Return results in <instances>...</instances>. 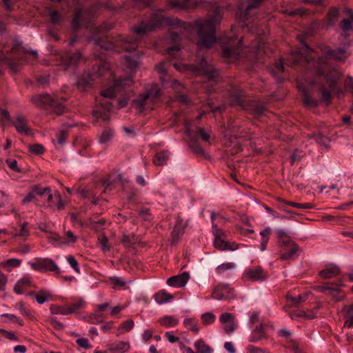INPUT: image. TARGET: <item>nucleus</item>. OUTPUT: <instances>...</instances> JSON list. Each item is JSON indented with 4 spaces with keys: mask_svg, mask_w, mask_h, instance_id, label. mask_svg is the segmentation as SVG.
Instances as JSON below:
<instances>
[{
    "mask_svg": "<svg viewBox=\"0 0 353 353\" xmlns=\"http://www.w3.org/2000/svg\"><path fill=\"white\" fill-rule=\"evenodd\" d=\"M221 17L216 14L210 17L208 19H199L196 21L194 26L190 23L183 22L180 20L172 21L165 17L162 11L154 12L150 21H142L139 26L134 28V33L136 39L132 41L128 37L119 36L116 38L110 39L105 37L103 40L92 38L95 40L98 46L105 50H115L121 52L123 50L131 52L137 48L136 41L138 37H141L147 32L154 30L164 24L174 25L179 28V32L172 31L171 33L172 40L176 42L181 36L190 38V34L194 28L199 35V41L196 43L199 49L209 48L216 42L215 28L219 24Z\"/></svg>",
    "mask_w": 353,
    "mask_h": 353,
    "instance_id": "f257e3e1",
    "label": "nucleus"
},
{
    "mask_svg": "<svg viewBox=\"0 0 353 353\" xmlns=\"http://www.w3.org/2000/svg\"><path fill=\"white\" fill-rule=\"evenodd\" d=\"M298 39L301 46L291 54L289 63L291 65L298 64L302 61L307 63V77L312 76V79H305L307 86L319 88L322 99L326 104H329L331 92L336 91L337 81L341 76L340 72L332 65L331 61H344L347 58L346 52L343 48L332 50L327 47L323 50V56L314 60V52L305 43L304 37L299 35Z\"/></svg>",
    "mask_w": 353,
    "mask_h": 353,
    "instance_id": "f03ea898",
    "label": "nucleus"
},
{
    "mask_svg": "<svg viewBox=\"0 0 353 353\" xmlns=\"http://www.w3.org/2000/svg\"><path fill=\"white\" fill-rule=\"evenodd\" d=\"M138 58L137 54H130L123 57V62L129 71V76L123 79H116L109 88L101 91V95L96 100L97 106L92 112L94 118L102 120L109 119L112 105L110 99L123 92L125 94V89L132 85V73L136 71L139 65Z\"/></svg>",
    "mask_w": 353,
    "mask_h": 353,
    "instance_id": "7ed1b4c3",
    "label": "nucleus"
},
{
    "mask_svg": "<svg viewBox=\"0 0 353 353\" xmlns=\"http://www.w3.org/2000/svg\"><path fill=\"white\" fill-rule=\"evenodd\" d=\"M37 57V51L27 50L16 42L10 51L3 50L0 52V63L15 72L19 65L34 61Z\"/></svg>",
    "mask_w": 353,
    "mask_h": 353,
    "instance_id": "20e7f679",
    "label": "nucleus"
},
{
    "mask_svg": "<svg viewBox=\"0 0 353 353\" xmlns=\"http://www.w3.org/2000/svg\"><path fill=\"white\" fill-rule=\"evenodd\" d=\"M174 65L179 72H191L195 75L203 76L212 81H216L219 77V72L212 65L208 64L204 59H201L197 64L190 65L179 62L175 63Z\"/></svg>",
    "mask_w": 353,
    "mask_h": 353,
    "instance_id": "39448f33",
    "label": "nucleus"
},
{
    "mask_svg": "<svg viewBox=\"0 0 353 353\" xmlns=\"http://www.w3.org/2000/svg\"><path fill=\"white\" fill-rule=\"evenodd\" d=\"M232 32H234L233 29H232ZM231 34L232 35L224 36L221 38L219 42L223 48V57L230 60H234L238 59L243 54V49H241L242 39L237 41V39L233 35L234 33Z\"/></svg>",
    "mask_w": 353,
    "mask_h": 353,
    "instance_id": "423d86ee",
    "label": "nucleus"
},
{
    "mask_svg": "<svg viewBox=\"0 0 353 353\" xmlns=\"http://www.w3.org/2000/svg\"><path fill=\"white\" fill-rule=\"evenodd\" d=\"M216 214L215 212H211V221L212 227V234L214 235L213 244L214 246L221 251L230 250L235 251L239 248V245L234 242H229L225 241L227 233L223 229L219 228L214 223V219Z\"/></svg>",
    "mask_w": 353,
    "mask_h": 353,
    "instance_id": "0eeeda50",
    "label": "nucleus"
},
{
    "mask_svg": "<svg viewBox=\"0 0 353 353\" xmlns=\"http://www.w3.org/2000/svg\"><path fill=\"white\" fill-rule=\"evenodd\" d=\"M159 95L160 88L157 85H153L150 89L147 90L145 94H141L134 99L133 105L140 111L152 109V103Z\"/></svg>",
    "mask_w": 353,
    "mask_h": 353,
    "instance_id": "6e6552de",
    "label": "nucleus"
},
{
    "mask_svg": "<svg viewBox=\"0 0 353 353\" xmlns=\"http://www.w3.org/2000/svg\"><path fill=\"white\" fill-rule=\"evenodd\" d=\"M32 101L39 107L51 108L57 114H61L64 111V106L58 101V99L48 94L35 95L32 97Z\"/></svg>",
    "mask_w": 353,
    "mask_h": 353,
    "instance_id": "1a4fd4ad",
    "label": "nucleus"
},
{
    "mask_svg": "<svg viewBox=\"0 0 353 353\" xmlns=\"http://www.w3.org/2000/svg\"><path fill=\"white\" fill-rule=\"evenodd\" d=\"M263 0H250L249 3L244 7L243 4L239 8V20L242 26H249L253 21V17L256 14L255 9Z\"/></svg>",
    "mask_w": 353,
    "mask_h": 353,
    "instance_id": "9d476101",
    "label": "nucleus"
},
{
    "mask_svg": "<svg viewBox=\"0 0 353 353\" xmlns=\"http://www.w3.org/2000/svg\"><path fill=\"white\" fill-rule=\"evenodd\" d=\"M30 268L39 272H54L60 273V268L57 263L50 258H35L33 261H28Z\"/></svg>",
    "mask_w": 353,
    "mask_h": 353,
    "instance_id": "9b49d317",
    "label": "nucleus"
},
{
    "mask_svg": "<svg viewBox=\"0 0 353 353\" xmlns=\"http://www.w3.org/2000/svg\"><path fill=\"white\" fill-rule=\"evenodd\" d=\"M212 296L216 300L231 299L234 297V289L228 284H219L214 288Z\"/></svg>",
    "mask_w": 353,
    "mask_h": 353,
    "instance_id": "f8f14e48",
    "label": "nucleus"
},
{
    "mask_svg": "<svg viewBox=\"0 0 353 353\" xmlns=\"http://www.w3.org/2000/svg\"><path fill=\"white\" fill-rule=\"evenodd\" d=\"M190 279V274L188 272H183L181 274L169 277L166 283L170 287L181 288L186 285Z\"/></svg>",
    "mask_w": 353,
    "mask_h": 353,
    "instance_id": "ddd939ff",
    "label": "nucleus"
},
{
    "mask_svg": "<svg viewBox=\"0 0 353 353\" xmlns=\"http://www.w3.org/2000/svg\"><path fill=\"white\" fill-rule=\"evenodd\" d=\"M110 70V64L108 62H103L98 67L97 70L93 72H88L87 78L83 77L82 79L83 83L90 84L92 81H94L97 78L103 76Z\"/></svg>",
    "mask_w": 353,
    "mask_h": 353,
    "instance_id": "4468645a",
    "label": "nucleus"
},
{
    "mask_svg": "<svg viewBox=\"0 0 353 353\" xmlns=\"http://www.w3.org/2000/svg\"><path fill=\"white\" fill-rule=\"evenodd\" d=\"M83 57L80 52L68 53L61 61V65L65 70L70 67H76L77 64L83 61Z\"/></svg>",
    "mask_w": 353,
    "mask_h": 353,
    "instance_id": "2eb2a0df",
    "label": "nucleus"
},
{
    "mask_svg": "<svg viewBox=\"0 0 353 353\" xmlns=\"http://www.w3.org/2000/svg\"><path fill=\"white\" fill-rule=\"evenodd\" d=\"M12 123L18 133L27 136L32 134L26 119L22 115H17L14 117Z\"/></svg>",
    "mask_w": 353,
    "mask_h": 353,
    "instance_id": "dca6fc26",
    "label": "nucleus"
},
{
    "mask_svg": "<svg viewBox=\"0 0 353 353\" xmlns=\"http://www.w3.org/2000/svg\"><path fill=\"white\" fill-rule=\"evenodd\" d=\"M220 321L223 325V330L227 333H232L236 328L234 317L230 313L225 312L222 314L220 316Z\"/></svg>",
    "mask_w": 353,
    "mask_h": 353,
    "instance_id": "f3484780",
    "label": "nucleus"
},
{
    "mask_svg": "<svg viewBox=\"0 0 353 353\" xmlns=\"http://www.w3.org/2000/svg\"><path fill=\"white\" fill-rule=\"evenodd\" d=\"M47 206L52 210H62L63 209L65 204L62 201L61 194L56 192L53 194L48 193L47 199Z\"/></svg>",
    "mask_w": 353,
    "mask_h": 353,
    "instance_id": "a211bd4d",
    "label": "nucleus"
},
{
    "mask_svg": "<svg viewBox=\"0 0 353 353\" xmlns=\"http://www.w3.org/2000/svg\"><path fill=\"white\" fill-rule=\"evenodd\" d=\"M319 306H316L312 310H298L290 313V317L292 319H296L298 318H303L305 319H314L317 315V311Z\"/></svg>",
    "mask_w": 353,
    "mask_h": 353,
    "instance_id": "6ab92c4d",
    "label": "nucleus"
},
{
    "mask_svg": "<svg viewBox=\"0 0 353 353\" xmlns=\"http://www.w3.org/2000/svg\"><path fill=\"white\" fill-rule=\"evenodd\" d=\"M108 350L110 353H126L130 349V344L128 341H117L107 345Z\"/></svg>",
    "mask_w": 353,
    "mask_h": 353,
    "instance_id": "aec40b11",
    "label": "nucleus"
},
{
    "mask_svg": "<svg viewBox=\"0 0 353 353\" xmlns=\"http://www.w3.org/2000/svg\"><path fill=\"white\" fill-rule=\"evenodd\" d=\"M243 276L252 281H261L265 278V274L261 267H256L247 269Z\"/></svg>",
    "mask_w": 353,
    "mask_h": 353,
    "instance_id": "412c9836",
    "label": "nucleus"
},
{
    "mask_svg": "<svg viewBox=\"0 0 353 353\" xmlns=\"http://www.w3.org/2000/svg\"><path fill=\"white\" fill-rule=\"evenodd\" d=\"M299 247L294 243H291L287 249L281 250L280 254L282 260H294L299 256Z\"/></svg>",
    "mask_w": 353,
    "mask_h": 353,
    "instance_id": "4be33fe9",
    "label": "nucleus"
},
{
    "mask_svg": "<svg viewBox=\"0 0 353 353\" xmlns=\"http://www.w3.org/2000/svg\"><path fill=\"white\" fill-rule=\"evenodd\" d=\"M32 286V283L29 276H24L17 281L14 286V292L17 294H23L29 288Z\"/></svg>",
    "mask_w": 353,
    "mask_h": 353,
    "instance_id": "5701e85b",
    "label": "nucleus"
},
{
    "mask_svg": "<svg viewBox=\"0 0 353 353\" xmlns=\"http://www.w3.org/2000/svg\"><path fill=\"white\" fill-rule=\"evenodd\" d=\"M346 12L348 18L343 19L340 24V29L345 37L348 36L349 31L353 30V12L347 9Z\"/></svg>",
    "mask_w": 353,
    "mask_h": 353,
    "instance_id": "b1692460",
    "label": "nucleus"
},
{
    "mask_svg": "<svg viewBox=\"0 0 353 353\" xmlns=\"http://www.w3.org/2000/svg\"><path fill=\"white\" fill-rule=\"evenodd\" d=\"M343 286L342 283L336 282L332 283V286L328 292L327 295L332 296V299L335 302H339L343 299L345 295L341 293L340 288Z\"/></svg>",
    "mask_w": 353,
    "mask_h": 353,
    "instance_id": "393cba45",
    "label": "nucleus"
},
{
    "mask_svg": "<svg viewBox=\"0 0 353 353\" xmlns=\"http://www.w3.org/2000/svg\"><path fill=\"white\" fill-rule=\"evenodd\" d=\"M29 294L34 296V298L39 304H43L44 303L49 301L52 297V293L46 289H41L37 292H32Z\"/></svg>",
    "mask_w": 353,
    "mask_h": 353,
    "instance_id": "a878e982",
    "label": "nucleus"
},
{
    "mask_svg": "<svg viewBox=\"0 0 353 353\" xmlns=\"http://www.w3.org/2000/svg\"><path fill=\"white\" fill-rule=\"evenodd\" d=\"M339 273L340 269L337 265H330L326 266L323 270H322L319 272V274L321 278L328 279L336 276Z\"/></svg>",
    "mask_w": 353,
    "mask_h": 353,
    "instance_id": "bb28decb",
    "label": "nucleus"
},
{
    "mask_svg": "<svg viewBox=\"0 0 353 353\" xmlns=\"http://www.w3.org/2000/svg\"><path fill=\"white\" fill-rule=\"evenodd\" d=\"M265 325L261 324L259 327H256L249 336V341L256 343L265 337Z\"/></svg>",
    "mask_w": 353,
    "mask_h": 353,
    "instance_id": "cd10ccee",
    "label": "nucleus"
},
{
    "mask_svg": "<svg viewBox=\"0 0 353 353\" xmlns=\"http://www.w3.org/2000/svg\"><path fill=\"white\" fill-rule=\"evenodd\" d=\"M195 353H213L214 350L203 339H199L194 343Z\"/></svg>",
    "mask_w": 353,
    "mask_h": 353,
    "instance_id": "c85d7f7f",
    "label": "nucleus"
},
{
    "mask_svg": "<svg viewBox=\"0 0 353 353\" xmlns=\"http://www.w3.org/2000/svg\"><path fill=\"white\" fill-rule=\"evenodd\" d=\"M134 326V323L132 319H128L121 324H120L117 330V332L116 333L117 336H119L125 333L129 332L131 331Z\"/></svg>",
    "mask_w": 353,
    "mask_h": 353,
    "instance_id": "c756f323",
    "label": "nucleus"
},
{
    "mask_svg": "<svg viewBox=\"0 0 353 353\" xmlns=\"http://www.w3.org/2000/svg\"><path fill=\"white\" fill-rule=\"evenodd\" d=\"M170 157L168 151H161L157 152L153 159V163L155 165L161 166L166 163Z\"/></svg>",
    "mask_w": 353,
    "mask_h": 353,
    "instance_id": "7c9ffc66",
    "label": "nucleus"
},
{
    "mask_svg": "<svg viewBox=\"0 0 353 353\" xmlns=\"http://www.w3.org/2000/svg\"><path fill=\"white\" fill-rule=\"evenodd\" d=\"M21 264V260L16 258H11L4 260L1 262V266L7 271H11L14 268H18Z\"/></svg>",
    "mask_w": 353,
    "mask_h": 353,
    "instance_id": "2f4dec72",
    "label": "nucleus"
},
{
    "mask_svg": "<svg viewBox=\"0 0 353 353\" xmlns=\"http://www.w3.org/2000/svg\"><path fill=\"white\" fill-rule=\"evenodd\" d=\"M161 325L165 327H174L176 326L179 321L177 318L173 316H165L159 319Z\"/></svg>",
    "mask_w": 353,
    "mask_h": 353,
    "instance_id": "473e14b6",
    "label": "nucleus"
},
{
    "mask_svg": "<svg viewBox=\"0 0 353 353\" xmlns=\"http://www.w3.org/2000/svg\"><path fill=\"white\" fill-rule=\"evenodd\" d=\"M284 71V65L283 61L275 63L271 68V73L278 81L281 82L283 79L281 75Z\"/></svg>",
    "mask_w": 353,
    "mask_h": 353,
    "instance_id": "72a5a7b5",
    "label": "nucleus"
},
{
    "mask_svg": "<svg viewBox=\"0 0 353 353\" xmlns=\"http://www.w3.org/2000/svg\"><path fill=\"white\" fill-rule=\"evenodd\" d=\"M173 296L165 290H161L154 295L155 301L159 304H164L171 301Z\"/></svg>",
    "mask_w": 353,
    "mask_h": 353,
    "instance_id": "f704fd0d",
    "label": "nucleus"
},
{
    "mask_svg": "<svg viewBox=\"0 0 353 353\" xmlns=\"http://www.w3.org/2000/svg\"><path fill=\"white\" fill-rule=\"evenodd\" d=\"M250 109L256 117H260L263 115L265 112L264 104L258 101L251 102L250 104Z\"/></svg>",
    "mask_w": 353,
    "mask_h": 353,
    "instance_id": "c9c22d12",
    "label": "nucleus"
},
{
    "mask_svg": "<svg viewBox=\"0 0 353 353\" xmlns=\"http://www.w3.org/2000/svg\"><path fill=\"white\" fill-rule=\"evenodd\" d=\"M50 311L51 314H61V315H69L70 314V312H69L68 305H51L50 307Z\"/></svg>",
    "mask_w": 353,
    "mask_h": 353,
    "instance_id": "e433bc0d",
    "label": "nucleus"
},
{
    "mask_svg": "<svg viewBox=\"0 0 353 353\" xmlns=\"http://www.w3.org/2000/svg\"><path fill=\"white\" fill-rule=\"evenodd\" d=\"M300 90H301L303 92L307 94L308 91V88H305V85L301 84L299 83L298 85ZM303 103L307 107H314L316 106L318 104L317 101L312 99L311 97H310L307 94H305L303 98Z\"/></svg>",
    "mask_w": 353,
    "mask_h": 353,
    "instance_id": "4c0bfd02",
    "label": "nucleus"
},
{
    "mask_svg": "<svg viewBox=\"0 0 353 353\" xmlns=\"http://www.w3.org/2000/svg\"><path fill=\"white\" fill-rule=\"evenodd\" d=\"M185 132L187 135L190 139V146L196 152V153H203V150L201 147L194 140V137L192 135V132L190 128V126L186 125Z\"/></svg>",
    "mask_w": 353,
    "mask_h": 353,
    "instance_id": "58836bf2",
    "label": "nucleus"
},
{
    "mask_svg": "<svg viewBox=\"0 0 353 353\" xmlns=\"http://www.w3.org/2000/svg\"><path fill=\"white\" fill-rule=\"evenodd\" d=\"M114 136V132L112 130H105L99 136V141L101 144L108 143Z\"/></svg>",
    "mask_w": 353,
    "mask_h": 353,
    "instance_id": "ea45409f",
    "label": "nucleus"
},
{
    "mask_svg": "<svg viewBox=\"0 0 353 353\" xmlns=\"http://www.w3.org/2000/svg\"><path fill=\"white\" fill-rule=\"evenodd\" d=\"M61 238L62 245L74 244L77 240V236H75L71 231L66 232L65 235L61 236Z\"/></svg>",
    "mask_w": 353,
    "mask_h": 353,
    "instance_id": "a19ab883",
    "label": "nucleus"
},
{
    "mask_svg": "<svg viewBox=\"0 0 353 353\" xmlns=\"http://www.w3.org/2000/svg\"><path fill=\"white\" fill-rule=\"evenodd\" d=\"M260 41L252 43L249 48L253 51L254 54H260L261 51H264L265 48V43L263 41V39L259 36Z\"/></svg>",
    "mask_w": 353,
    "mask_h": 353,
    "instance_id": "79ce46f5",
    "label": "nucleus"
},
{
    "mask_svg": "<svg viewBox=\"0 0 353 353\" xmlns=\"http://www.w3.org/2000/svg\"><path fill=\"white\" fill-rule=\"evenodd\" d=\"M312 294L310 292H307L298 296H288V300L291 301L294 304H299L305 302L308 299V296Z\"/></svg>",
    "mask_w": 353,
    "mask_h": 353,
    "instance_id": "37998d69",
    "label": "nucleus"
},
{
    "mask_svg": "<svg viewBox=\"0 0 353 353\" xmlns=\"http://www.w3.org/2000/svg\"><path fill=\"white\" fill-rule=\"evenodd\" d=\"M48 12L52 24H58L63 20V17L57 11L48 8Z\"/></svg>",
    "mask_w": 353,
    "mask_h": 353,
    "instance_id": "c03bdc74",
    "label": "nucleus"
},
{
    "mask_svg": "<svg viewBox=\"0 0 353 353\" xmlns=\"http://www.w3.org/2000/svg\"><path fill=\"white\" fill-rule=\"evenodd\" d=\"M234 268H235V264L234 263H232V262L223 263L219 265L216 268V272L218 274H223L225 272L234 269Z\"/></svg>",
    "mask_w": 353,
    "mask_h": 353,
    "instance_id": "a18cd8bd",
    "label": "nucleus"
},
{
    "mask_svg": "<svg viewBox=\"0 0 353 353\" xmlns=\"http://www.w3.org/2000/svg\"><path fill=\"white\" fill-rule=\"evenodd\" d=\"M339 10L336 8H332L330 10L327 14L328 24L333 26L339 18Z\"/></svg>",
    "mask_w": 353,
    "mask_h": 353,
    "instance_id": "49530a36",
    "label": "nucleus"
},
{
    "mask_svg": "<svg viewBox=\"0 0 353 353\" xmlns=\"http://www.w3.org/2000/svg\"><path fill=\"white\" fill-rule=\"evenodd\" d=\"M171 7L179 9H184L189 7V0H170Z\"/></svg>",
    "mask_w": 353,
    "mask_h": 353,
    "instance_id": "de8ad7c7",
    "label": "nucleus"
},
{
    "mask_svg": "<svg viewBox=\"0 0 353 353\" xmlns=\"http://www.w3.org/2000/svg\"><path fill=\"white\" fill-rule=\"evenodd\" d=\"M83 12L81 10H78L76 12L75 16L72 21V27L74 30H77L81 26V23L80 21Z\"/></svg>",
    "mask_w": 353,
    "mask_h": 353,
    "instance_id": "09e8293b",
    "label": "nucleus"
},
{
    "mask_svg": "<svg viewBox=\"0 0 353 353\" xmlns=\"http://www.w3.org/2000/svg\"><path fill=\"white\" fill-rule=\"evenodd\" d=\"M183 325L187 329H188L192 332H194L196 333H197L199 330L198 326L196 325L194 319H190V318L185 319L183 321Z\"/></svg>",
    "mask_w": 353,
    "mask_h": 353,
    "instance_id": "8fccbe9b",
    "label": "nucleus"
},
{
    "mask_svg": "<svg viewBox=\"0 0 353 353\" xmlns=\"http://www.w3.org/2000/svg\"><path fill=\"white\" fill-rule=\"evenodd\" d=\"M15 307L19 310V313L27 317L32 316L31 312L26 307L25 304L23 302H18L15 304Z\"/></svg>",
    "mask_w": 353,
    "mask_h": 353,
    "instance_id": "3c124183",
    "label": "nucleus"
},
{
    "mask_svg": "<svg viewBox=\"0 0 353 353\" xmlns=\"http://www.w3.org/2000/svg\"><path fill=\"white\" fill-rule=\"evenodd\" d=\"M155 70L159 74H161V76L160 77L161 83L163 85H165V84H166L165 79L163 77V74H165V70H166L165 63L163 62V63L158 64L156 66Z\"/></svg>",
    "mask_w": 353,
    "mask_h": 353,
    "instance_id": "603ef678",
    "label": "nucleus"
},
{
    "mask_svg": "<svg viewBox=\"0 0 353 353\" xmlns=\"http://www.w3.org/2000/svg\"><path fill=\"white\" fill-rule=\"evenodd\" d=\"M66 260L68 264L72 268L75 272L77 274L80 273V269L79 264L76 259L72 255H68L66 256Z\"/></svg>",
    "mask_w": 353,
    "mask_h": 353,
    "instance_id": "864d4df0",
    "label": "nucleus"
},
{
    "mask_svg": "<svg viewBox=\"0 0 353 353\" xmlns=\"http://www.w3.org/2000/svg\"><path fill=\"white\" fill-rule=\"evenodd\" d=\"M201 319L203 323L206 325L212 324L214 322L216 316L212 312H207L201 315Z\"/></svg>",
    "mask_w": 353,
    "mask_h": 353,
    "instance_id": "5fc2aeb1",
    "label": "nucleus"
},
{
    "mask_svg": "<svg viewBox=\"0 0 353 353\" xmlns=\"http://www.w3.org/2000/svg\"><path fill=\"white\" fill-rule=\"evenodd\" d=\"M68 306L69 312H70V314L77 312L80 309L83 308L84 306V301L83 300H79L78 302L72 303Z\"/></svg>",
    "mask_w": 353,
    "mask_h": 353,
    "instance_id": "6e6d98bb",
    "label": "nucleus"
},
{
    "mask_svg": "<svg viewBox=\"0 0 353 353\" xmlns=\"http://www.w3.org/2000/svg\"><path fill=\"white\" fill-rule=\"evenodd\" d=\"M278 241L281 250L287 249L288 246L291 245V243H294V242L290 239L289 236L285 238L278 239Z\"/></svg>",
    "mask_w": 353,
    "mask_h": 353,
    "instance_id": "4d7b16f0",
    "label": "nucleus"
},
{
    "mask_svg": "<svg viewBox=\"0 0 353 353\" xmlns=\"http://www.w3.org/2000/svg\"><path fill=\"white\" fill-rule=\"evenodd\" d=\"M77 344L81 348L84 349H90L91 348V345L88 339L85 337H79L76 340Z\"/></svg>",
    "mask_w": 353,
    "mask_h": 353,
    "instance_id": "13d9d810",
    "label": "nucleus"
},
{
    "mask_svg": "<svg viewBox=\"0 0 353 353\" xmlns=\"http://www.w3.org/2000/svg\"><path fill=\"white\" fill-rule=\"evenodd\" d=\"M48 241L54 246L62 245L61 238L57 234H50L48 236Z\"/></svg>",
    "mask_w": 353,
    "mask_h": 353,
    "instance_id": "bf43d9fd",
    "label": "nucleus"
},
{
    "mask_svg": "<svg viewBox=\"0 0 353 353\" xmlns=\"http://www.w3.org/2000/svg\"><path fill=\"white\" fill-rule=\"evenodd\" d=\"M183 234V230L180 227L175 226L172 232V241H176Z\"/></svg>",
    "mask_w": 353,
    "mask_h": 353,
    "instance_id": "052dcab7",
    "label": "nucleus"
},
{
    "mask_svg": "<svg viewBox=\"0 0 353 353\" xmlns=\"http://www.w3.org/2000/svg\"><path fill=\"white\" fill-rule=\"evenodd\" d=\"M112 283L117 287H124L128 282L123 280L121 277L114 276L111 279ZM128 283H131V281H129Z\"/></svg>",
    "mask_w": 353,
    "mask_h": 353,
    "instance_id": "680f3d73",
    "label": "nucleus"
},
{
    "mask_svg": "<svg viewBox=\"0 0 353 353\" xmlns=\"http://www.w3.org/2000/svg\"><path fill=\"white\" fill-rule=\"evenodd\" d=\"M29 150L33 154H40L43 152V147L39 144H34L29 146Z\"/></svg>",
    "mask_w": 353,
    "mask_h": 353,
    "instance_id": "e2e57ef3",
    "label": "nucleus"
},
{
    "mask_svg": "<svg viewBox=\"0 0 353 353\" xmlns=\"http://www.w3.org/2000/svg\"><path fill=\"white\" fill-rule=\"evenodd\" d=\"M1 316L2 317L8 318L10 321L15 322V323H18L20 325H23V323L22 320H21L19 317H17L14 314H2Z\"/></svg>",
    "mask_w": 353,
    "mask_h": 353,
    "instance_id": "0e129e2a",
    "label": "nucleus"
},
{
    "mask_svg": "<svg viewBox=\"0 0 353 353\" xmlns=\"http://www.w3.org/2000/svg\"><path fill=\"white\" fill-rule=\"evenodd\" d=\"M48 320L52 324L54 327L56 328L57 330H61L63 328V324L61 322L58 321L54 316V315L51 314L50 316H49Z\"/></svg>",
    "mask_w": 353,
    "mask_h": 353,
    "instance_id": "69168bd1",
    "label": "nucleus"
},
{
    "mask_svg": "<svg viewBox=\"0 0 353 353\" xmlns=\"http://www.w3.org/2000/svg\"><path fill=\"white\" fill-rule=\"evenodd\" d=\"M196 134L200 136L203 141L206 142L210 141V134L208 132H205L203 128H199L196 131Z\"/></svg>",
    "mask_w": 353,
    "mask_h": 353,
    "instance_id": "338daca9",
    "label": "nucleus"
},
{
    "mask_svg": "<svg viewBox=\"0 0 353 353\" xmlns=\"http://www.w3.org/2000/svg\"><path fill=\"white\" fill-rule=\"evenodd\" d=\"M272 233V229L270 227H267L264 228L263 230H261L259 234L261 236V239H270V236Z\"/></svg>",
    "mask_w": 353,
    "mask_h": 353,
    "instance_id": "774afa93",
    "label": "nucleus"
}]
</instances>
